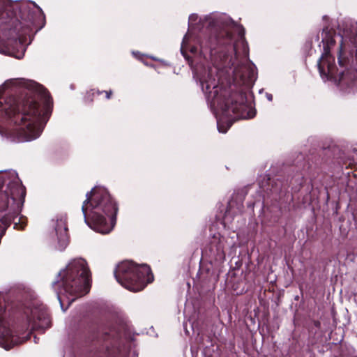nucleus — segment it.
<instances>
[{
	"label": "nucleus",
	"instance_id": "obj_1",
	"mask_svg": "<svg viewBox=\"0 0 357 357\" xmlns=\"http://www.w3.org/2000/svg\"><path fill=\"white\" fill-rule=\"evenodd\" d=\"M188 36L186 34L181 44V52L183 56L190 61L186 52L189 50L191 53L195 54L198 49L194 46L188 47ZM189 63L192 68L194 77L200 84L208 103L214 110L220 132L225 133L237 119H252L255 116V110L245 104V95L241 89L231 93L230 91L223 86L220 79L222 71L219 67L213 66L206 68L202 64L194 67L192 61H189Z\"/></svg>",
	"mask_w": 357,
	"mask_h": 357
},
{
	"label": "nucleus",
	"instance_id": "obj_2",
	"mask_svg": "<svg viewBox=\"0 0 357 357\" xmlns=\"http://www.w3.org/2000/svg\"><path fill=\"white\" fill-rule=\"evenodd\" d=\"M339 33L324 27L323 53L317 66L321 78L333 80L348 93L357 78V27L348 21L338 24Z\"/></svg>",
	"mask_w": 357,
	"mask_h": 357
},
{
	"label": "nucleus",
	"instance_id": "obj_3",
	"mask_svg": "<svg viewBox=\"0 0 357 357\" xmlns=\"http://www.w3.org/2000/svg\"><path fill=\"white\" fill-rule=\"evenodd\" d=\"M24 88L37 92L44 99L45 108L42 114L40 105L34 97H29L19 103L13 96L0 100V121L13 123L6 129L4 135L15 142H29L37 139L43 132L48 119L51 98L43 86L32 80L18 81Z\"/></svg>",
	"mask_w": 357,
	"mask_h": 357
},
{
	"label": "nucleus",
	"instance_id": "obj_4",
	"mask_svg": "<svg viewBox=\"0 0 357 357\" xmlns=\"http://www.w3.org/2000/svg\"><path fill=\"white\" fill-rule=\"evenodd\" d=\"M18 10L22 22L15 17L6 0L0 1V40L4 46L0 52L20 59L26 50L25 36L31 31L33 24L44 18V14L33 1L22 2Z\"/></svg>",
	"mask_w": 357,
	"mask_h": 357
},
{
	"label": "nucleus",
	"instance_id": "obj_5",
	"mask_svg": "<svg viewBox=\"0 0 357 357\" xmlns=\"http://www.w3.org/2000/svg\"><path fill=\"white\" fill-rule=\"evenodd\" d=\"M86 196L82 207L85 222L97 232L109 233L115 224L117 208L108 191L96 187Z\"/></svg>",
	"mask_w": 357,
	"mask_h": 357
},
{
	"label": "nucleus",
	"instance_id": "obj_6",
	"mask_svg": "<svg viewBox=\"0 0 357 357\" xmlns=\"http://www.w3.org/2000/svg\"><path fill=\"white\" fill-rule=\"evenodd\" d=\"M90 281V271L86 261L82 258L70 261L59 273L57 280L52 284L61 307L63 305L61 295L66 296L68 304H70L77 298L89 292Z\"/></svg>",
	"mask_w": 357,
	"mask_h": 357
},
{
	"label": "nucleus",
	"instance_id": "obj_7",
	"mask_svg": "<svg viewBox=\"0 0 357 357\" xmlns=\"http://www.w3.org/2000/svg\"><path fill=\"white\" fill-rule=\"evenodd\" d=\"M117 282L132 291H139L153 280L151 268L146 264L137 265L132 261L119 264L114 271Z\"/></svg>",
	"mask_w": 357,
	"mask_h": 357
},
{
	"label": "nucleus",
	"instance_id": "obj_8",
	"mask_svg": "<svg viewBox=\"0 0 357 357\" xmlns=\"http://www.w3.org/2000/svg\"><path fill=\"white\" fill-rule=\"evenodd\" d=\"M241 43L243 49V54L246 59V61L236 63L238 57V52L236 46L234 45L233 50L235 53V61L231 62V66H234V85L236 86H250L254 84L257 79V69L252 63L248 61V50L247 44L244 40H242Z\"/></svg>",
	"mask_w": 357,
	"mask_h": 357
},
{
	"label": "nucleus",
	"instance_id": "obj_9",
	"mask_svg": "<svg viewBox=\"0 0 357 357\" xmlns=\"http://www.w3.org/2000/svg\"><path fill=\"white\" fill-rule=\"evenodd\" d=\"M24 341V337H20L15 334L13 330V325L7 319L5 301L0 294V347L8 350Z\"/></svg>",
	"mask_w": 357,
	"mask_h": 357
},
{
	"label": "nucleus",
	"instance_id": "obj_10",
	"mask_svg": "<svg viewBox=\"0 0 357 357\" xmlns=\"http://www.w3.org/2000/svg\"><path fill=\"white\" fill-rule=\"evenodd\" d=\"M25 314H26L29 327L31 331H39L44 333L51 326L49 314L43 305H33L31 307H28Z\"/></svg>",
	"mask_w": 357,
	"mask_h": 357
},
{
	"label": "nucleus",
	"instance_id": "obj_11",
	"mask_svg": "<svg viewBox=\"0 0 357 357\" xmlns=\"http://www.w3.org/2000/svg\"><path fill=\"white\" fill-rule=\"evenodd\" d=\"M52 223L57 236L58 249L63 250L68 243L66 217L65 215L56 216L52 220Z\"/></svg>",
	"mask_w": 357,
	"mask_h": 357
},
{
	"label": "nucleus",
	"instance_id": "obj_12",
	"mask_svg": "<svg viewBox=\"0 0 357 357\" xmlns=\"http://www.w3.org/2000/svg\"><path fill=\"white\" fill-rule=\"evenodd\" d=\"M209 43V41L202 42L199 45V52L204 59L213 61L215 59L217 51Z\"/></svg>",
	"mask_w": 357,
	"mask_h": 357
},
{
	"label": "nucleus",
	"instance_id": "obj_13",
	"mask_svg": "<svg viewBox=\"0 0 357 357\" xmlns=\"http://www.w3.org/2000/svg\"><path fill=\"white\" fill-rule=\"evenodd\" d=\"M206 21L211 29L216 28H223L227 24L225 16L219 17H213L209 16L206 18Z\"/></svg>",
	"mask_w": 357,
	"mask_h": 357
},
{
	"label": "nucleus",
	"instance_id": "obj_14",
	"mask_svg": "<svg viewBox=\"0 0 357 357\" xmlns=\"http://www.w3.org/2000/svg\"><path fill=\"white\" fill-rule=\"evenodd\" d=\"M197 19H198V17L197 15H195V14L190 15L189 17V20H188L189 26H193L194 25H195Z\"/></svg>",
	"mask_w": 357,
	"mask_h": 357
},
{
	"label": "nucleus",
	"instance_id": "obj_15",
	"mask_svg": "<svg viewBox=\"0 0 357 357\" xmlns=\"http://www.w3.org/2000/svg\"><path fill=\"white\" fill-rule=\"evenodd\" d=\"M224 248H225V246L223 245L222 240L220 239L219 245L217 248V251H218V255H220V256L225 255Z\"/></svg>",
	"mask_w": 357,
	"mask_h": 357
},
{
	"label": "nucleus",
	"instance_id": "obj_16",
	"mask_svg": "<svg viewBox=\"0 0 357 357\" xmlns=\"http://www.w3.org/2000/svg\"><path fill=\"white\" fill-rule=\"evenodd\" d=\"M105 93H106V98L107 99H109L111 98L112 91H106Z\"/></svg>",
	"mask_w": 357,
	"mask_h": 357
},
{
	"label": "nucleus",
	"instance_id": "obj_17",
	"mask_svg": "<svg viewBox=\"0 0 357 357\" xmlns=\"http://www.w3.org/2000/svg\"><path fill=\"white\" fill-rule=\"evenodd\" d=\"M266 98L269 101H272L273 96L270 93H266Z\"/></svg>",
	"mask_w": 357,
	"mask_h": 357
},
{
	"label": "nucleus",
	"instance_id": "obj_18",
	"mask_svg": "<svg viewBox=\"0 0 357 357\" xmlns=\"http://www.w3.org/2000/svg\"><path fill=\"white\" fill-rule=\"evenodd\" d=\"M240 34L241 35V37L244 35V30L242 29V33L241 32Z\"/></svg>",
	"mask_w": 357,
	"mask_h": 357
}]
</instances>
